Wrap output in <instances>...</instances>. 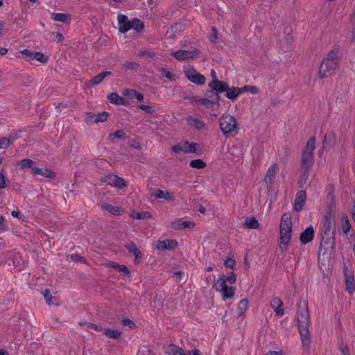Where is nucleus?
Returning a JSON list of instances; mask_svg holds the SVG:
<instances>
[{
	"label": "nucleus",
	"instance_id": "1",
	"mask_svg": "<svg viewBox=\"0 0 355 355\" xmlns=\"http://www.w3.org/2000/svg\"><path fill=\"white\" fill-rule=\"evenodd\" d=\"M338 63V52L334 51L329 52L320 65L318 71L320 78H328L335 74Z\"/></svg>",
	"mask_w": 355,
	"mask_h": 355
},
{
	"label": "nucleus",
	"instance_id": "2",
	"mask_svg": "<svg viewBox=\"0 0 355 355\" xmlns=\"http://www.w3.org/2000/svg\"><path fill=\"white\" fill-rule=\"evenodd\" d=\"M219 125L227 138L235 136L240 130L236 118L230 114H223L219 119Z\"/></svg>",
	"mask_w": 355,
	"mask_h": 355
},
{
	"label": "nucleus",
	"instance_id": "3",
	"mask_svg": "<svg viewBox=\"0 0 355 355\" xmlns=\"http://www.w3.org/2000/svg\"><path fill=\"white\" fill-rule=\"evenodd\" d=\"M315 138L311 137L307 141L302 152L301 159V168L302 170H309L313 161V151L315 148Z\"/></svg>",
	"mask_w": 355,
	"mask_h": 355
},
{
	"label": "nucleus",
	"instance_id": "4",
	"mask_svg": "<svg viewBox=\"0 0 355 355\" xmlns=\"http://www.w3.org/2000/svg\"><path fill=\"white\" fill-rule=\"evenodd\" d=\"M296 320L299 330L309 329L311 320L307 303L304 302L303 305L301 304H298Z\"/></svg>",
	"mask_w": 355,
	"mask_h": 355
},
{
	"label": "nucleus",
	"instance_id": "5",
	"mask_svg": "<svg viewBox=\"0 0 355 355\" xmlns=\"http://www.w3.org/2000/svg\"><path fill=\"white\" fill-rule=\"evenodd\" d=\"M208 87L210 88L208 96L209 98H212L211 94H220L225 92L228 89V84L223 80H213L209 83Z\"/></svg>",
	"mask_w": 355,
	"mask_h": 355
},
{
	"label": "nucleus",
	"instance_id": "6",
	"mask_svg": "<svg viewBox=\"0 0 355 355\" xmlns=\"http://www.w3.org/2000/svg\"><path fill=\"white\" fill-rule=\"evenodd\" d=\"M184 73L188 80L194 84L203 85L205 83V77L203 75L198 73L196 70L192 67H189L187 69L184 70Z\"/></svg>",
	"mask_w": 355,
	"mask_h": 355
},
{
	"label": "nucleus",
	"instance_id": "7",
	"mask_svg": "<svg viewBox=\"0 0 355 355\" xmlns=\"http://www.w3.org/2000/svg\"><path fill=\"white\" fill-rule=\"evenodd\" d=\"M344 276L346 291L349 293L352 294L355 291L354 277L353 272L351 270H348L347 267H345Z\"/></svg>",
	"mask_w": 355,
	"mask_h": 355
},
{
	"label": "nucleus",
	"instance_id": "8",
	"mask_svg": "<svg viewBox=\"0 0 355 355\" xmlns=\"http://www.w3.org/2000/svg\"><path fill=\"white\" fill-rule=\"evenodd\" d=\"M198 53L199 51L198 49H195L194 51L178 50L173 52L172 55H173L178 60H184L187 59L193 58L197 56Z\"/></svg>",
	"mask_w": 355,
	"mask_h": 355
},
{
	"label": "nucleus",
	"instance_id": "9",
	"mask_svg": "<svg viewBox=\"0 0 355 355\" xmlns=\"http://www.w3.org/2000/svg\"><path fill=\"white\" fill-rule=\"evenodd\" d=\"M331 223L332 222L326 220H323L322 222V225L320 228L321 241L320 243V252L322 251L323 243L325 239H327V236H331V234H330Z\"/></svg>",
	"mask_w": 355,
	"mask_h": 355
},
{
	"label": "nucleus",
	"instance_id": "10",
	"mask_svg": "<svg viewBox=\"0 0 355 355\" xmlns=\"http://www.w3.org/2000/svg\"><path fill=\"white\" fill-rule=\"evenodd\" d=\"M306 191L304 190L299 191L296 194L295 200L294 202V210L297 212L302 210V208L306 202Z\"/></svg>",
	"mask_w": 355,
	"mask_h": 355
},
{
	"label": "nucleus",
	"instance_id": "11",
	"mask_svg": "<svg viewBox=\"0 0 355 355\" xmlns=\"http://www.w3.org/2000/svg\"><path fill=\"white\" fill-rule=\"evenodd\" d=\"M125 248L130 253L133 254L135 257V263H139L141 261L142 253L140 251V250L137 247L135 243L133 241H130L129 243L125 245Z\"/></svg>",
	"mask_w": 355,
	"mask_h": 355
},
{
	"label": "nucleus",
	"instance_id": "12",
	"mask_svg": "<svg viewBox=\"0 0 355 355\" xmlns=\"http://www.w3.org/2000/svg\"><path fill=\"white\" fill-rule=\"evenodd\" d=\"M336 144V135L333 131L327 133L323 139L322 147L324 149H330L334 147Z\"/></svg>",
	"mask_w": 355,
	"mask_h": 355
},
{
	"label": "nucleus",
	"instance_id": "13",
	"mask_svg": "<svg viewBox=\"0 0 355 355\" xmlns=\"http://www.w3.org/2000/svg\"><path fill=\"white\" fill-rule=\"evenodd\" d=\"M119 31L121 33H125L130 30V21L126 15L119 14L118 17Z\"/></svg>",
	"mask_w": 355,
	"mask_h": 355
},
{
	"label": "nucleus",
	"instance_id": "14",
	"mask_svg": "<svg viewBox=\"0 0 355 355\" xmlns=\"http://www.w3.org/2000/svg\"><path fill=\"white\" fill-rule=\"evenodd\" d=\"M178 246V242L175 240L158 241L156 248L159 250H173Z\"/></svg>",
	"mask_w": 355,
	"mask_h": 355
},
{
	"label": "nucleus",
	"instance_id": "15",
	"mask_svg": "<svg viewBox=\"0 0 355 355\" xmlns=\"http://www.w3.org/2000/svg\"><path fill=\"white\" fill-rule=\"evenodd\" d=\"M313 237L314 230L312 226H309L300 234V241L302 243L306 244L311 242Z\"/></svg>",
	"mask_w": 355,
	"mask_h": 355
},
{
	"label": "nucleus",
	"instance_id": "16",
	"mask_svg": "<svg viewBox=\"0 0 355 355\" xmlns=\"http://www.w3.org/2000/svg\"><path fill=\"white\" fill-rule=\"evenodd\" d=\"M32 173L33 175H40L48 178L53 179L55 178V172L46 168L33 167Z\"/></svg>",
	"mask_w": 355,
	"mask_h": 355
},
{
	"label": "nucleus",
	"instance_id": "17",
	"mask_svg": "<svg viewBox=\"0 0 355 355\" xmlns=\"http://www.w3.org/2000/svg\"><path fill=\"white\" fill-rule=\"evenodd\" d=\"M299 332L301 336V340L304 349H309L311 343V338L309 329L299 330Z\"/></svg>",
	"mask_w": 355,
	"mask_h": 355
},
{
	"label": "nucleus",
	"instance_id": "18",
	"mask_svg": "<svg viewBox=\"0 0 355 355\" xmlns=\"http://www.w3.org/2000/svg\"><path fill=\"white\" fill-rule=\"evenodd\" d=\"M152 196L159 199H164L168 202H173L174 200V195L173 193L164 191L162 189H157L155 193H152Z\"/></svg>",
	"mask_w": 355,
	"mask_h": 355
},
{
	"label": "nucleus",
	"instance_id": "19",
	"mask_svg": "<svg viewBox=\"0 0 355 355\" xmlns=\"http://www.w3.org/2000/svg\"><path fill=\"white\" fill-rule=\"evenodd\" d=\"M279 169L277 164H273L271 166L269 167L266 175L265 176L264 180L266 182H272L273 178L275 177V175Z\"/></svg>",
	"mask_w": 355,
	"mask_h": 355
},
{
	"label": "nucleus",
	"instance_id": "20",
	"mask_svg": "<svg viewBox=\"0 0 355 355\" xmlns=\"http://www.w3.org/2000/svg\"><path fill=\"white\" fill-rule=\"evenodd\" d=\"M103 334L106 336L108 338L112 339H120L122 336V332L118 329H104Z\"/></svg>",
	"mask_w": 355,
	"mask_h": 355
},
{
	"label": "nucleus",
	"instance_id": "21",
	"mask_svg": "<svg viewBox=\"0 0 355 355\" xmlns=\"http://www.w3.org/2000/svg\"><path fill=\"white\" fill-rule=\"evenodd\" d=\"M335 234L336 230H334L331 232V236H327V239H325L323 243L322 251L321 252L323 254H326L327 252V248H325V245L331 244V248L333 250L336 248Z\"/></svg>",
	"mask_w": 355,
	"mask_h": 355
},
{
	"label": "nucleus",
	"instance_id": "22",
	"mask_svg": "<svg viewBox=\"0 0 355 355\" xmlns=\"http://www.w3.org/2000/svg\"><path fill=\"white\" fill-rule=\"evenodd\" d=\"M195 224L193 223L190 221H182L181 220H178V221L172 223V227L175 230L193 228Z\"/></svg>",
	"mask_w": 355,
	"mask_h": 355
},
{
	"label": "nucleus",
	"instance_id": "23",
	"mask_svg": "<svg viewBox=\"0 0 355 355\" xmlns=\"http://www.w3.org/2000/svg\"><path fill=\"white\" fill-rule=\"evenodd\" d=\"M292 229H282L280 230V239L281 243L286 246L289 243L291 236Z\"/></svg>",
	"mask_w": 355,
	"mask_h": 355
},
{
	"label": "nucleus",
	"instance_id": "24",
	"mask_svg": "<svg viewBox=\"0 0 355 355\" xmlns=\"http://www.w3.org/2000/svg\"><path fill=\"white\" fill-rule=\"evenodd\" d=\"M240 93H241V89L239 87H232L230 88L228 87V89L225 91V96L230 100H234Z\"/></svg>",
	"mask_w": 355,
	"mask_h": 355
},
{
	"label": "nucleus",
	"instance_id": "25",
	"mask_svg": "<svg viewBox=\"0 0 355 355\" xmlns=\"http://www.w3.org/2000/svg\"><path fill=\"white\" fill-rule=\"evenodd\" d=\"M112 74L111 71H103L101 73L96 75L93 78L90 80V84L92 85H97L100 84L104 78H105L107 76H109Z\"/></svg>",
	"mask_w": 355,
	"mask_h": 355
},
{
	"label": "nucleus",
	"instance_id": "26",
	"mask_svg": "<svg viewBox=\"0 0 355 355\" xmlns=\"http://www.w3.org/2000/svg\"><path fill=\"white\" fill-rule=\"evenodd\" d=\"M182 144L184 147V153H194L196 150L200 147V144L198 143H191L189 144L187 141H184L182 142Z\"/></svg>",
	"mask_w": 355,
	"mask_h": 355
},
{
	"label": "nucleus",
	"instance_id": "27",
	"mask_svg": "<svg viewBox=\"0 0 355 355\" xmlns=\"http://www.w3.org/2000/svg\"><path fill=\"white\" fill-rule=\"evenodd\" d=\"M102 209L113 215L119 216L123 213L122 209L119 207L114 206L110 204L102 205Z\"/></svg>",
	"mask_w": 355,
	"mask_h": 355
},
{
	"label": "nucleus",
	"instance_id": "28",
	"mask_svg": "<svg viewBox=\"0 0 355 355\" xmlns=\"http://www.w3.org/2000/svg\"><path fill=\"white\" fill-rule=\"evenodd\" d=\"M37 60L42 63H46L49 60V58L43 54L42 52L35 51L33 52L32 56L28 59L29 61Z\"/></svg>",
	"mask_w": 355,
	"mask_h": 355
},
{
	"label": "nucleus",
	"instance_id": "29",
	"mask_svg": "<svg viewBox=\"0 0 355 355\" xmlns=\"http://www.w3.org/2000/svg\"><path fill=\"white\" fill-rule=\"evenodd\" d=\"M190 101L196 103H198L204 106H205L207 108L211 107V99L209 98H200L198 96H192L190 98Z\"/></svg>",
	"mask_w": 355,
	"mask_h": 355
},
{
	"label": "nucleus",
	"instance_id": "30",
	"mask_svg": "<svg viewBox=\"0 0 355 355\" xmlns=\"http://www.w3.org/2000/svg\"><path fill=\"white\" fill-rule=\"evenodd\" d=\"M130 29L135 30L137 33H141L144 28V22L139 19H134L130 21Z\"/></svg>",
	"mask_w": 355,
	"mask_h": 355
},
{
	"label": "nucleus",
	"instance_id": "31",
	"mask_svg": "<svg viewBox=\"0 0 355 355\" xmlns=\"http://www.w3.org/2000/svg\"><path fill=\"white\" fill-rule=\"evenodd\" d=\"M341 228L342 231L345 234H347L351 229V224L346 215H343L341 218Z\"/></svg>",
	"mask_w": 355,
	"mask_h": 355
},
{
	"label": "nucleus",
	"instance_id": "32",
	"mask_svg": "<svg viewBox=\"0 0 355 355\" xmlns=\"http://www.w3.org/2000/svg\"><path fill=\"white\" fill-rule=\"evenodd\" d=\"M248 300L245 298L240 301L238 308H237V312L239 316H242L245 313L248 306Z\"/></svg>",
	"mask_w": 355,
	"mask_h": 355
},
{
	"label": "nucleus",
	"instance_id": "33",
	"mask_svg": "<svg viewBox=\"0 0 355 355\" xmlns=\"http://www.w3.org/2000/svg\"><path fill=\"white\" fill-rule=\"evenodd\" d=\"M309 175V170H302L300 179L297 181L298 187L302 189L306 183Z\"/></svg>",
	"mask_w": 355,
	"mask_h": 355
},
{
	"label": "nucleus",
	"instance_id": "34",
	"mask_svg": "<svg viewBox=\"0 0 355 355\" xmlns=\"http://www.w3.org/2000/svg\"><path fill=\"white\" fill-rule=\"evenodd\" d=\"M245 225L249 229H257L259 227V223L254 217H250L245 219Z\"/></svg>",
	"mask_w": 355,
	"mask_h": 355
},
{
	"label": "nucleus",
	"instance_id": "35",
	"mask_svg": "<svg viewBox=\"0 0 355 355\" xmlns=\"http://www.w3.org/2000/svg\"><path fill=\"white\" fill-rule=\"evenodd\" d=\"M282 229H292L291 218L287 216L286 214L282 216V220L280 223V230Z\"/></svg>",
	"mask_w": 355,
	"mask_h": 355
},
{
	"label": "nucleus",
	"instance_id": "36",
	"mask_svg": "<svg viewBox=\"0 0 355 355\" xmlns=\"http://www.w3.org/2000/svg\"><path fill=\"white\" fill-rule=\"evenodd\" d=\"M110 266L116 269L119 272H123L125 275H129L130 274V270L125 265H119L115 262H110Z\"/></svg>",
	"mask_w": 355,
	"mask_h": 355
},
{
	"label": "nucleus",
	"instance_id": "37",
	"mask_svg": "<svg viewBox=\"0 0 355 355\" xmlns=\"http://www.w3.org/2000/svg\"><path fill=\"white\" fill-rule=\"evenodd\" d=\"M227 283L225 282V275H223L219 279L217 280L215 284V288L217 291H222L227 287Z\"/></svg>",
	"mask_w": 355,
	"mask_h": 355
},
{
	"label": "nucleus",
	"instance_id": "38",
	"mask_svg": "<svg viewBox=\"0 0 355 355\" xmlns=\"http://www.w3.org/2000/svg\"><path fill=\"white\" fill-rule=\"evenodd\" d=\"M115 138L125 139L128 138L125 132L123 130H116L108 135L109 139H114Z\"/></svg>",
	"mask_w": 355,
	"mask_h": 355
},
{
	"label": "nucleus",
	"instance_id": "39",
	"mask_svg": "<svg viewBox=\"0 0 355 355\" xmlns=\"http://www.w3.org/2000/svg\"><path fill=\"white\" fill-rule=\"evenodd\" d=\"M131 217L134 219H148L152 217V215L148 211H141V212H133L131 214Z\"/></svg>",
	"mask_w": 355,
	"mask_h": 355
},
{
	"label": "nucleus",
	"instance_id": "40",
	"mask_svg": "<svg viewBox=\"0 0 355 355\" xmlns=\"http://www.w3.org/2000/svg\"><path fill=\"white\" fill-rule=\"evenodd\" d=\"M223 294V299L224 300L232 297L235 294V289L232 286H227L224 290L221 291Z\"/></svg>",
	"mask_w": 355,
	"mask_h": 355
},
{
	"label": "nucleus",
	"instance_id": "41",
	"mask_svg": "<svg viewBox=\"0 0 355 355\" xmlns=\"http://www.w3.org/2000/svg\"><path fill=\"white\" fill-rule=\"evenodd\" d=\"M52 19L56 21H60L63 23H66L70 20L69 15L65 13H53Z\"/></svg>",
	"mask_w": 355,
	"mask_h": 355
},
{
	"label": "nucleus",
	"instance_id": "42",
	"mask_svg": "<svg viewBox=\"0 0 355 355\" xmlns=\"http://www.w3.org/2000/svg\"><path fill=\"white\" fill-rule=\"evenodd\" d=\"M189 165L192 168L202 169L206 167L207 164L201 159H193L190 162Z\"/></svg>",
	"mask_w": 355,
	"mask_h": 355
},
{
	"label": "nucleus",
	"instance_id": "43",
	"mask_svg": "<svg viewBox=\"0 0 355 355\" xmlns=\"http://www.w3.org/2000/svg\"><path fill=\"white\" fill-rule=\"evenodd\" d=\"M335 219V211L333 207L329 206L325 213L324 220L333 222Z\"/></svg>",
	"mask_w": 355,
	"mask_h": 355
},
{
	"label": "nucleus",
	"instance_id": "44",
	"mask_svg": "<svg viewBox=\"0 0 355 355\" xmlns=\"http://www.w3.org/2000/svg\"><path fill=\"white\" fill-rule=\"evenodd\" d=\"M159 71L161 73V75L163 76V77H165L166 78H167L168 80H171V81H174L175 80V75L173 74L171 72H170L169 71H167L166 69L164 68H159Z\"/></svg>",
	"mask_w": 355,
	"mask_h": 355
},
{
	"label": "nucleus",
	"instance_id": "45",
	"mask_svg": "<svg viewBox=\"0 0 355 355\" xmlns=\"http://www.w3.org/2000/svg\"><path fill=\"white\" fill-rule=\"evenodd\" d=\"M114 187L117 189H120L126 187V183H125V180L116 175Z\"/></svg>",
	"mask_w": 355,
	"mask_h": 355
},
{
	"label": "nucleus",
	"instance_id": "46",
	"mask_svg": "<svg viewBox=\"0 0 355 355\" xmlns=\"http://www.w3.org/2000/svg\"><path fill=\"white\" fill-rule=\"evenodd\" d=\"M107 116L108 113L106 112H103L101 113H99L98 114H96L94 115L95 119L94 120V122H104L107 120Z\"/></svg>",
	"mask_w": 355,
	"mask_h": 355
},
{
	"label": "nucleus",
	"instance_id": "47",
	"mask_svg": "<svg viewBox=\"0 0 355 355\" xmlns=\"http://www.w3.org/2000/svg\"><path fill=\"white\" fill-rule=\"evenodd\" d=\"M43 295L47 304L51 305L53 304V300H55V297L51 295L49 289H45L43 292Z\"/></svg>",
	"mask_w": 355,
	"mask_h": 355
},
{
	"label": "nucleus",
	"instance_id": "48",
	"mask_svg": "<svg viewBox=\"0 0 355 355\" xmlns=\"http://www.w3.org/2000/svg\"><path fill=\"white\" fill-rule=\"evenodd\" d=\"M177 350H179V347L174 344H169L166 347V353L168 355H176Z\"/></svg>",
	"mask_w": 355,
	"mask_h": 355
},
{
	"label": "nucleus",
	"instance_id": "49",
	"mask_svg": "<svg viewBox=\"0 0 355 355\" xmlns=\"http://www.w3.org/2000/svg\"><path fill=\"white\" fill-rule=\"evenodd\" d=\"M190 125L195 127L197 130H200L204 127L205 123L198 119H191Z\"/></svg>",
	"mask_w": 355,
	"mask_h": 355
},
{
	"label": "nucleus",
	"instance_id": "50",
	"mask_svg": "<svg viewBox=\"0 0 355 355\" xmlns=\"http://www.w3.org/2000/svg\"><path fill=\"white\" fill-rule=\"evenodd\" d=\"M115 177H116V175H114L113 173H110V174L105 176L103 181L105 183H106L107 184L114 187V182H115Z\"/></svg>",
	"mask_w": 355,
	"mask_h": 355
},
{
	"label": "nucleus",
	"instance_id": "51",
	"mask_svg": "<svg viewBox=\"0 0 355 355\" xmlns=\"http://www.w3.org/2000/svg\"><path fill=\"white\" fill-rule=\"evenodd\" d=\"M123 66L125 69H137L140 64L136 62H125L123 64Z\"/></svg>",
	"mask_w": 355,
	"mask_h": 355
},
{
	"label": "nucleus",
	"instance_id": "52",
	"mask_svg": "<svg viewBox=\"0 0 355 355\" xmlns=\"http://www.w3.org/2000/svg\"><path fill=\"white\" fill-rule=\"evenodd\" d=\"M21 132V130L18 132H13L9 135V137L6 138V140L9 145L12 144L15 141H16L19 138V133Z\"/></svg>",
	"mask_w": 355,
	"mask_h": 355
},
{
	"label": "nucleus",
	"instance_id": "53",
	"mask_svg": "<svg viewBox=\"0 0 355 355\" xmlns=\"http://www.w3.org/2000/svg\"><path fill=\"white\" fill-rule=\"evenodd\" d=\"M138 107L147 114H153L155 112L154 107L147 105H139Z\"/></svg>",
	"mask_w": 355,
	"mask_h": 355
},
{
	"label": "nucleus",
	"instance_id": "54",
	"mask_svg": "<svg viewBox=\"0 0 355 355\" xmlns=\"http://www.w3.org/2000/svg\"><path fill=\"white\" fill-rule=\"evenodd\" d=\"M85 324L87 325L88 328H91L97 331H101L104 330V328L101 324H94L87 322H85Z\"/></svg>",
	"mask_w": 355,
	"mask_h": 355
},
{
	"label": "nucleus",
	"instance_id": "55",
	"mask_svg": "<svg viewBox=\"0 0 355 355\" xmlns=\"http://www.w3.org/2000/svg\"><path fill=\"white\" fill-rule=\"evenodd\" d=\"M338 349L341 352L343 355L349 354L348 347L346 345H345L343 341L340 343Z\"/></svg>",
	"mask_w": 355,
	"mask_h": 355
},
{
	"label": "nucleus",
	"instance_id": "56",
	"mask_svg": "<svg viewBox=\"0 0 355 355\" xmlns=\"http://www.w3.org/2000/svg\"><path fill=\"white\" fill-rule=\"evenodd\" d=\"M225 267L230 268V269H234L236 266V262L234 259L232 258H227L224 263Z\"/></svg>",
	"mask_w": 355,
	"mask_h": 355
},
{
	"label": "nucleus",
	"instance_id": "57",
	"mask_svg": "<svg viewBox=\"0 0 355 355\" xmlns=\"http://www.w3.org/2000/svg\"><path fill=\"white\" fill-rule=\"evenodd\" d=\"M236 277L234 272H231L228 276H225V282L230 284H233L236 282Z\"/></svg>",
	"mask_w": 355,
	"mask_h": 355
},
{
	"label": "nucleus",
	"instance_id": "58",
	"mask_svg": "<svg viewBox=\"0 0 355 355\" xmlns=\"http://www.w3.org/2000/svg\"><path fill=\"white\" fill-rule=\"evenodd\" d=\"M276 306H283V302L279 297H273L270 301L271 308H274Z\"/></svg>",
	"mask_w": 355,
	"mask_h": 355
},
{
	"label": "nucleus",
	"instance_id": "59",
	"mask_svg": "<svg viewBox=\"0 0 355 355\" xmlns=\"http://www.w3.org/2000/svg\"><path fill=\"white\" fill-rule=\"evenodd\" d=\"M119 96L116 92H112L107 96V99L110 103L116 104L117 103V100H119Z\"/></svg>",
	"mask_w": 355,
	"mask_h": 355
},
{
	"label": "nucleus",
	"instance_id": "60",
	"mask_svg": "<svg viewBox=\"0 0 355 355\" xmlns=\"http://www.w3.org/2000/svg\"><path fill=\"white\" fill-rule=\"evenodd\" d=\"M135 92L136 90L135 89H126L123 92V94L130 99H133L135 98Z\"/></svg>",
	"mask_w": 355,
	"mask_h": 355
},
{
	"label": "nucleus",
	"instance_id": "61",
	"mask_svg": "<svg viewBox=\"0 0 355 355\" xmlns=\"http://www.w3.org/2000/svg\"><path fill=\"white\" fill-rule=\"evenodd\" d=\"M33 162L30 159H24L21 161V168H31Z\"/></svg>",
	"mask_w": 355,
	"mask_h": 355
},
{
	"label": "nucleus",
	"instance_id": "62",
	"mask_svg": "<svg viewBox=\"0 0 355 355\" xmlns=\"http://www.w3.org/2000/svg\"><path fill=\"white\" fill-rule=\"evenodd\" d=\"M122 324L132 329L135 327V323L130 319L125 318L122 320Z\"/></svg>",
	"mask_w": 355,
	"mask_h": 355
},
{
	"label": "nucleus",
	"instance_id": "63",
	"mask_svg": "<svg viewBox=\"0 0 355 355\" xmlns=\"http://www.w3.org/2000/svg\"><path fill=\"white\" fill-rule=\"evenodd\" d=\"M172 150L175 153H179L180 152H184V146L182 144V142L180 143L179 144H177V145H175L172 147Z\"/></svg>",
	"mask_w": 355,
	"mask_h": 355
},
{
	"label": "nucleus",
	"instance_id": "64",
	"mask_svg": "<svg viewBox=\"0 0 355 355\" xmlns=\"http://www.w3.org/2000/svg\"><path fill=\"white\" fill-rule=\"evenodd\" d=\"M272 309L275 311L277 316H282L284 313L283 306H276Z\"/></svg>",
	"mask_w": 355,
	"mask_h": 355
}]
</instances>
